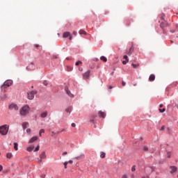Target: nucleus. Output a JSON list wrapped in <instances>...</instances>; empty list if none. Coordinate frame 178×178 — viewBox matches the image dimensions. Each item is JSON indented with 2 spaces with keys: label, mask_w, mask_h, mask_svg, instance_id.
Segmentation results:
<instances>
[{
  "label": "nucleus",
  "mask_w": 178,
  "mask_h": 178,
  "mask_svg": "<svg viewBox=\"0 0 178 178\" xmlns=\"http://www.w3.org/2000/svg\"><path fill=\"white\" fill-rule=\"evenodd\" d=\"M82 63V62L81 61H77L76 63H75V65H76V66H79L80 64H81Z\"/></svg>",
  "instance_id": "473e14b6"
},
{
  "label": "nucleus",
  "mask_w": 178,
  "mask_h": 178,
  "mask_svg": "<svg viewBox=\"0 0 178 178\" xmlns=\"http://www.w3.org/2000/svg\"><path fill=\"white\" fill-rule=\"evenodd\" d=\"M12 156H13V154H12V153L10 152H8L7 154H6V158L8 159H10L12 158Z\"/></svg>",
  "instance_id": "aec40b11"
},
{
  "label": "nucleus",
  "mask_w": 178,
  "mask_h": 178,
  "mask_svg": "<svg viewBox=\"0 0 178 178\" xmlns=\"http://www.w3.org/2000/svg\"><path fill=\"white\" fill-rule=\"evenodd\" d=\"M167 158H170V152H168V153L167 154Z\"/></svg>",
  "instance_id": "37998d69"
},
{
  "label": "nucleus",
  "mask_w": 178,
  "mask_h": 178,
  "mask_svg": "<svg viewBox=\"0 0 178 178\" xmlns=\"http://www.w3.org/2000/svg\"><path fill=\"white\" fill-rule=\"evenodd\" d=\"M100 60H102L103 62H108V58H106V57H105L104 56H102L100 57Z\"/></svg>",
  "instance_id": "6ab92c4d"
},
{
  "label": "nucleus",
  "mask_w": 178,
  "mask_h": 178,
  "mask_svg": "<svg viewBox=\"0 0 178 178\" xmlns=\"http://www.w3.org/2000/svg\"><path fill=\"white\" fill-rule=\"evenodd\" d=\"M30 111V107L29 106H24L19 111L21 116H26L29 111Z\"/></svg>",
  "instance_id": "f03ea898"
},
{
  "label": "nucleus",
  "mask_w": 178,
  "mask_h": 178,
  "mask_svg": "<svg viewBox=\"0 0 178 178\" xmlns=\"http://www.w3.org/2000/svg\"><path fill=\"white\" fill-rule=\"evenodd\" d=\"M43 84H44V86H48V81H44Z\"/></svg>",
  "instance_id": "e433bc0d"
},
{
  "label": "nucleus",
  "mask_w": 178,
  "mask_h": 178,
  "mask_svg": "<svg viewBox=\"0 0 178 178\" xmlns=\"http://www.w3.org/2000/svg\"><path fill=\"white\" fill-rule=\"evenodd\" d=\"M132 177H134V175H132Z\"/></svg>",
  "instance_id": "338daca9"
},
{
  "label": "nucleus",
  "mask_w": 178,
  "mask_h": 178,
  "mask_svg": "<svg viewBox=\"0 0 178 178\" xmlns=\"http://www.w3.org/2000/svg\"><path fill=\"white\" fill-rule=\"evenodd\" d=\"M68 162H69V163H73V161H72V160H70Z\"/></svg>",
  "instance_id": "603ef678"
},
{
  "label": "nucleus",
  "mask_w": 178,
  "mask_h": 178,
  "mask_svg": "<svg viewBox=\"0 0 178 178\" xmlns=\"http://www.w3.org/2000/svg\"><path fill=\"white\" fill-rule=\"evenodd\" d=\"M127 62H128L127 60H123V61H122V63H123L124 65H126V64L127 63Z\"/></svg>",
  "instance_id": "ea45409f"
},
{
  "label": "nucleus",
  "mask_w": 178,
  "mask_h": 178,
  "mask_svg": "<svg viewBox=\"0 0 178 178\" xmlns=\"http://www.w3.org/2000/svg\"><path fill=\"white\" fill-rule=\"evenodd\" d=\"M165 108H162V109L159 108V112H160L161 113H163V112H165Z\"/></svg>",
  "instance_id": "7c9ffc66"
},
{
  "label": "nucleus",
  "mask_w": 178,
  "mask_h": 178,
  "mask_svg": "<svg viewBox=\"0 0 178 178\" xmlns=\"http://www.w3.org/2000/svg\"><path fill=\"white\" fill-rule=\"evenodd\" d=\"M145 170L148 171L149 173H152L155 170V168L154 167H146Z\"/></svg>",
  "instance_id": "9d476101"
},
{
  "label": "nucleus",
  "mask_w": 178,
  "mask_h": 178,
  "mask_svg": "<svg viewBox=\"0 0 178 178\" xmlns=\"http://www.w3.org/2000/svg\"><path fill=\"white\" fill-rule=\"evenodd\" d=\"M65 91L66 92V94L70 97V98H74V95H73L72 93V92H70V90H69V88L67 86L65 87Z\"/></svg>",
  "instance_id": "423d86ee"
},
{
  "label": "nucleus",
  "mask_w": 178,
  "mask_h": 178,
  "mask_svg": "<svg viewBox=\"0 0 178 178\" xmlns=\"http://www.w3.org/2000/svg\"><path fill=\"white\" fill-rule=\"evenodd\" d=\"M45 158H47V156L45 155V152H42L40 156V159H38V162L39 163H41V162H42V159H45Z\"/></svg>",
  "instance_id": "0eeeda50"
},
{
  "label": "nucleus",
  "mask_w": 178,
  "mask_h": 178,
  "mask_svg": "<svg viewBox=\"0 0 178 178\" xmlns=\"http://www.w3.org/2000/svg\"><path fill=\"white\" fill-rule=\"evenodd\" d=\"M26 133H28V134H30V133H31V129H26Z\"/></svg>",
  "instance_id": "c9c22d12"
},
{
  "label": "nucleus",
  "mask_w": 178,
  "mask_h": 178,
  "mask_svg": "<svg viewBox=\"0 0 178 178\" xmlns=\"http://www.w3.org/2000/svg\"><path fill=\"white\" fill-rule=\"evenodd\" d=\"M54 58H58V56H54Z\"/></svg>",
  "instance_id": "69168bd1"
},
{
  "label": "nucleus",
  "mask_w": 178,
  "mask_h": 178,
  "mask_svg": "<svg viewBox=\"0 0 178 178\" xmlns=\"http://www.w3.org/2000/svg\"><path fill=\"white\" fill-rule=\"evenodd\" d=\"M8 109L10 111H19V107L17 106V104H11L9 105Z\"/></svg>",
  "instance_id": "39448f33"
},
{
  "label": "nucleus",
  "mask_w": 178,
  "mask_h": 178,
  "mask_svg": "<svg viewBox=\"0 0 178 178\" xmlns=\"http://www.w3.org/2000/svg\"><path fill=\"white\" fill-rule=\"evenodd\" d=\"M112 88H113V87H112V86H109V89H110V90H112Z\"/></svg>",
  "instance_id": "6e6d98bb"
},
{
  "label": "nucleus",
  "mask_w": 178,
  "mask_h": 178,
  "mask_svg": "<svg viewBox=\"0 0 178 178\" xmlns=\"http://www.w3.org/2000/svg\"><path fill=\"white\" fill-rule=\"evenodd\" d=\"M95 118V115H92L91 116V118H90V122H91V123H94V118Z\"/></svg>",
  "instance_id": "bb28decb"
},
{
  "label": "nucleus",
  "mask_w": 178,
  "mask_h": 178,
  "mask_svg": "<svg viewBox=\"0 0 178 178\" xmlns=\"http://www.w3.org/2000/svg\"><path fill=\"white\" fill-rule=\"evenodd\" d=\"M122 84L123 86H126V82L122 81Z\"/></svg>",
  "instance_id": "8fccbe9b"
},
{
  "label": "nucleus",
  "mask_w": 178,
  "mask_h": 178,
  "mask_svg": "<svg viewBox=\"0 0 178 178\" xmlns=\"http://www.w3.org/2000/svg\"><path fill=\"white\" fill-rule=\"evenodd\" d=\"M67 37H70V32H64L63 34V38H67Z\"/></svg>",
  "instance_id": "dca6fc26"
},
{
  "label": "nucleus",
  "mask_w": 178,
  "mask_h": 178,
  "mask_svg": "<svg viewBox=\"0 0 178 178\" xmlns=\"http://www.w3.org/2000/svg\"><path fill=\"white\" fill-rule=\"evenodd\" d=\"M114 73H115V72H112L111 73V76H113Z\"/></svg>",
  "instance_id": "052dcab7"
},
{
  "label": "nucleus",
  "mask_w": 178,
  "mask_h": 178,
  "mask_svg": "<svg viewBox=\"0 0 178 178\" xmlns=\"http://www.w3.org/2000/svg\"><path fill=\"white\" fill-rule=\"evenodd\" d=\"M131 172H136V165L132 166Z\"/></svg>",
  "instance_id": "c756f323"
},
{
  "label": "nucleus",
  "mask_w": 178,
  "mask_h": 178,
  "mask_svg": "<svg viewBox=\"0 0 178 178\" xmlns=\"http://www.w3.org/2000/svg\"><path fill=\"white\" fill-rule=\"evenodd\" d=\"M3 169V167L0 165V172H2Z\"/></svg>",
  "instance_id": "79ce46f5"
},
{
  "label": "nucleus",
  "mask_w": 178,
  "mask_h": 178,
  "mask_svg": "<svg viewBox=\"0 0 178 178\" xmlns=\"http://www.w3.org/2000/svg\"><path fill=\"white\" fill-rule=\"evenodd\" d=\"M100 156L102 158H104L105 157V152H102Z\"/></svg>",
  "instance_id": "72a5a7b5"
},
{
  "label": "nucleus",
  "mask_w": 178,
  "mask_h": 178,
  "mask_svg": "<svg viewBox=\"0 0 178 178\" xmlns=\"http://www.w3.org/2000/svg\"><path fill=\"white\" fill-rule=\"evenodd\" d=\"M175 27H176L177 30H178V24H176Z\"/></svg>",
  "instance_id": "4d7b16f0"
},
{
  "label": "nucleus",
  "mask_w": 178,
  "mask_h": 178,
  "mask_svg": "<svg viewBox=\"0 0 178 178\" xmlns=\"http://www.w3.org/2000/svg\"><path fill=\"white\" fill-rule=\"evenodd\" d=\"M34 69H35L34 63H31L30 65L26 67V70H34Z\"/></svg>",
  "instance_id": "6e6552de"
},
{
  "label": "nucleus",
  "mask_w": 178,
  "mask_h": 178,
  "mask_svg": "<svg viewBox=\"0 0 178 178\" xmlns=\"http://www.w3.org/2000/svg\"><path fill=\"white\" fill-rule=\"evenodd\" d=\"M33 149H34V146H30V147H27V151H29V152H31V151H33Z\"/></svg>",
  "instance_id": "4be33fe9"
},
{
  "label": "nucleus",
  "mask_w": 178,
  "mask_h": 178,
  "mask_svg": "<svg viewBox=\"0 0 178 178\" xmlns=\"http://www.w3.org/2000/svg\"><path fill=\"white\" fill-rule=\"evenodd\" d=\"M124 59H126V60L129 62V57L127 56V55L124 56Z\"/></svg>",
  "instance_id": "2f4dec72"
},
{
  "label": "nucleus",
  "mask_w": 178,
  "mask_h": 178,
  "mask_svg": "<svg viewBox=\"0 0 178 178\" xmlns=\"http://www.w3.org/2000/svg\"><path fill=\"white\" fill-rule=\"evenodd\" d=\"M17 147H19V144H17V143H14V149L15 151H17L18 149Z\"/></svg>",
  "instance_id": "393cba45"
},
{
  "label": "nucleus",
  "mask_w": 178,
  "mask_h": 178,
  "mask_svg": "<svg viewBox=\"0 0 178 178\" xmlns=\"http://www.w3.org/2000/svg\"><path fill=\"white\" fill-rule=\"evenodd\" d=\"M28 124H29V122H24L22 123V127H23L24 130H26V129H27Z\"/></svg>",
  "instance_id": "f3484780"
},
{
  "label": "nucleus",
  "mask_w": 178,
  "mask_h": 178,
  "mask_svg": "<svg viewBox=\"0 0 178 178\" xmlns=\"http://www.w3.org/2000/svg\"><path fill=\"white\" fill-rule=\"evenodd\" d=\"M98 115H99V118H102L103 119H105V113H104L102 111H99Z\"/></svg>",
  "instance_id": "2eb2a0df"
},
{
  "label": "nucleus",
  "mask_w": 178,
  "mask_h": 178,
  "mask_svg": "<svg viewBox=\"0 0 178 178\" xmlns=\"http://www.w3.org/2000/svg\"><path fill=\"white\" fill-rule=\"evenodd\" d=\"M51 133H52V134H56V132H55V131H52Z\"/></svg>",
  "instance_id": "e2e57ef3"
},
{
  "label": "nucleus",
  "mask_w": 178,
  "mask_h": 178,
  "mask_svg": "<svg viewBox=\"0 0 178 178\" xmlns=\"http://www.w3.org/2000/svg\"><path fill=\"white\" fill-rule=\"evenodd\" d=\"M72 34H73V35H77V32H76V31H74V32L72 33Z\"/></svg>",
  "instance_id": "c03bdc74"
},
{
  "label": "nucleus",
  "mask_w": 178,
  "mask_h": 178,
  "mask_svg": "<svg viewBox=\"0 0 178 178\" xmlns=\"http://www.w3.org/2000/svg\"><path fill=\"white\" fill-rule=\"evenodd\" d=\"M143 151H145V152L148 151V147H146V146H144L143 147Z\"/></svg>",
  "instance_id": "f704fd0d"
},
{
  "label": "nucleus",
  "mask_w": 178,
  "mask_h": 178,
  "mask_svg": "<svg viewBox=\"0 0 178 178\" xmlns=\"http://www.w3.org/2000/svg\"><path fill=\"white\" fill-rule=\"evenodd\" d=\"M64 166H65V169H66V168H67V162L65 161V162L64 163Z\"/></svg>",
  "instance_id": "58836bf2"
},
{
  "label": "nucleus",
  "mask_w": 178,
  "mask_h": 178,
  "mask_svg": "<svg viewBox=\"0 0 178 178\" xmlns=\"http://www.w3.org/2000/svg\"><path fill=\"white\" fill-rule=\"evenodd\" d=\"M47 116H48V112H47V111H44L43 113H42L40 114V118H42L43 119L47 118Z\"/></svg>",
  "instance_id": "4468645a"
},
{
  "label": "nucleus",
  "mask_w": 178,
  "mask_h": 178,
  "mask_svg": "<svg viewBox=\"0 0 178 178\" xmlns=\"http://www.w3.org/2000/svg\"><path fill=\"white\" fill-rule=\"evenodd\" d=\"M71 126H72V127H76V124H75L74 123H72Z\"/></svg>",
  "instance_id": "a18cd8bd"
},
{
  "label": "nucleus",
  "mask_w": 178,
  "mask_h": 178,
  "mask_svg": "<svg viewBox=\"0 0 178 178\" xmlns=\"http://www.w3.org/2000/svg\"><path fill=\"white\" fill-rule=\"evenodd\" d=\"M79 34H86V31H83V30H80L79 32Z\"/></svg>",
  "instance_id": "c85d7f7f"
},
{
  "label": "nucleus",
  "mask_w": 178,
  "mask_h": 178,
  "mask_svg": "<svg viewBox=\"0 0 178 178\" xmlns=\"http://www.w3.org/2000/svg\"><path fill=\"white\" fill-rule=\"evenodd\" d=\"M142 178H149V176H147V177H143Z\"/></svg>",
  "instance_id": "13d9d810"
},
{
  "label": "nucleus",
  "mask_w": 178,
  "mask_h": 178,
  "mask_svg": "<svg viewBox=\"0 0 178 178\" xmlns=\"http://www.w3.org/2000/svg\"><path fill=\"white\" fill-rule=\"evenodd\" d=\"M69 40H70V41H72V36H70V37H69Z\"/></svg>",
  "instance_id": "864d4df0"
},
{
  "label": "nucleus",
  "mask_w": 178,
  "mask_h": 178,
  "mask_svg": "<svg viewBox=\"0 0 178 178\" xmlns=\"http://www.w3.org/2000/svg\"><path fill=\"white\" fill-rule=\"evenodd\" d=\"M149 81H154V80H155V75L150 74V76L149 77Z\"/></svg>",
  "instance_id": "a211bd4d"
},
{
  "label": "nucleus",
  "mask_w": 178,
  "mask_h": 178,
  "mask_svg": "<svg viewBox=\"0 0 178 178\" xmlns=\"http://www.w3.org/2000/svg\"><path fill=\"white\" fill-rule=\"evenodd\" d=\"M165 16V15H162V16H161V20H164L165 19V18L163 17Z\"/></svg>",
  "instance_id": "09e8293b"
},
{
  "label": "nucleus",
  "mask_w": 178,
  "mask_h": 178,
  "mask_svg": "<svg viewBox=\"0 0 178 178\" xmlns=\"http://www.w3.org/2000/svg\"><path fill=\"white\" fill-rule=\"evenodd\" d=\"M65 112L67 113H70L72 112V107H68L67 108H66Z\"/></svg>",
  "instance_id": "5701e85b"
},
{
  "label": "nucleus",
  "mask_w": 178,
  "mask_h": 178,
  "mask_svg": "<svg viewBox=\"0 0 178 178\" xmlns=\"http://www.w3.org/2000/svg\"><path fill=\"white\" fill-rule=\"evenodd\" d=\"M11 84H13V80L6 81L1 86V91H3L5 92L6 91V90H5V88H8V87H10Z\"/></svg>",
  "instance_id": "7ed1b4c3"
},
{
  "label": "nucleus",
  "mask_w": 178,
  "mask_h": 178,
  "mask_svg": "<svg viewBox=\"0 0 178 178\" xmlns=\"http://www.w3.org/2000/svg\"><path fill=\"white\" fill-rule=\"evenodd\" d=\"M37 94V90H32L28 92V98L29 99H34V95Z\"/></svg>",
  "instance_id": "20e7f679"
},
{
  "label": "nucleus",
  "mask_w": 178,
  "mask_h": 178,
  "mask_svg": "<svg viewBox=\"0 0 178 178\" xmlns=\"http://www.w3.org/2000/svg\"><path fill=\"white\" fill-rule=\"evenodd\" d=\"M122 178H127V175H123Z\"/></svg>",
  "instance_id": "5fc2aeb1"
},
{
  "label": "nucleus",
  "mask_w": 178,
  "mask_h": 178,
  "mask_svg": "<svg viewBox=\"0 0 178 178\" xmlns=\"http://www.w3.org/2000/svg\"><path fill=\"white\" fill-rule=\"evenodd\" d=\"M8 131H9V125L4 124L0 127V134L2 136H6V134H8Z\"/></svg>",
  "instance_id": "f257e3e1"
},
{
  "label": "nucleus",
  "mask_w": 178,
  "mask_h": 178,
  "mask_svg": "<svg viewBox=\"0 0 178 178\" xmlns=\"http://www.w3.org/2000/svg\"><path fill=\"white\" fill-rule=\"evenodd\" d=\"M37 140H38V137H37V136H33V137H32V138L29 140V144H31V143H34V141H37Z\"/></svg>",
  "instance_id": "f8f14e48"
},
{
  "label": "nucleus",
  "mask_w": 178,
  "mask_h": 178,
  "mask_svg": "<svg viewBox=\"0 0 178 178\" xmlns=\"http://www.w3.org/2000/svg\"><path fill=\"white\" fill-rule=\"evenodd\" d=\"M0 98H1V99L2 101H3V100L6 99V98H8V96H6V95H1V96L0 97Z\"/></svg>",
  "instance_id": "b1692460"
},
{
  "label": "nucleus",
  "mask_w": 178,
  "mask_h": 178,
  "mask_svg": "<svg viewBox=\"0 0 178 178\" xmlns=\"http://www.w3.org/2000/svg\"><path fill=\"white\" fill-rule=\"evenodd\" d=\"M37 151H40V145H38L35 149H34V152H37Z\"/></svg>",
  "instance_id": "cd10ccee"
},
{
  "label": "nucleus",
  "mask_w": 178,
  "mask_h": 178,
  "mask_svg": "<svg viewBox=\"0 0 178 178\" xmlns=\"http://www.w3.org/2000/svg\"><path fill=\"white\" fill-rule=\"evenodd\" d=\"M160 130H161V131H163V130H165V126L161 127V128Z\"/></svg>",
  "instance_id": "a19ab883"
},
{
  "label": "nucleus",
  "mask_w": 178,
  "mask_h": 178,
  "mask_svg": "<svg viewBox=\"0 0 178 178\" xmlns=\"http://www.w3.org/2000/svg\"><path fill=\"white\" fill-rule=\"evenodd\" d=\"M63 156L67 155V152H64L63 153Z\"/></svg>",
  "instance_id": "de8ad7c7"
},
{
  "label": "nucleus",
  "mask_w": 178,
  "mask_h": 178,
  "mask_svg": "<svg viewBox=\"0 0 178 178\" xmlns=\"http://www.w3.org/2000/svg\"><path fill=\"white\" fill-rule=\"evenodd\" d=\"M35 47H37V48H38V47H40V45L38 44H36Z\"/></svg>",
  "instance_id": "0e129e2a"
},
{
  "label": "nucleus",
  "mask_w": 178,
  "mask_h": 178,
  "mask_svg": "<svg viewBox=\"0 0 178 178\" xmlns=\"http://www.w3.org/2000/svg\"><path fill=\"white\" fill-rule=\"evenodd\" d=\"M134 86H137V84H134Z\"/></svg>",
  "instance_id": "774afa93"
},
{
  "label": "nucleus",
  "mask_w": 178,
  "mask_h": 178,
  "mask_svg": "<svg viewBox=\"0 0 178 178\" xmlns=\"http://www.w3.org/2000/svg\"><path fill=\"white\" fill-rule=\"evenodd\" d=\"M83 157H84V154H81L80 156H78L76 157H74V159H83Z\"/></svg>",
  "instance_id": "412c9836"
},
{
  "label": "nucleus",
  "mask_w": 178,
  "mask_h": 178,
  "mask_svg": "<svg viewBox=\"0 0 178 178\" xmlns=\"http://www.w3.org/2000/svg\"><path fill=\"white\" fill-rule=\"evenodd\" d=\"M163 104H160V108H163Z\"/></svg>",
  "instance_id": "bf43d9fd"
},
{
  "label": "nucleus",
  "mask_w": 178,
  "mask_h": 178,
  "mask_svg": "<svg viewBox=\"0 0 178 178\" xmlns=\"http://www.w3.org/2000/svg\"><path fill=\"white\" fill-rule=\"evenodd\" d=\"M90 70H88L86 72L83 73V77L85 80L90 77Z\"/></svg>",
  "instance_id": "1a4fd4ad"
},
{
  "label": "nucleus",
  "mask_w": 178,
  "mask_h": 178,
  "mask_svg": "<svg viewBox=\"0 0 178 178\" xmlns=\"http://www.w3.org/2000/svg\"><path fill=\"white\" fill-rule=\"evenodd\" d=\"M128 55H131V51H129L128 53H127Z\"/></svg>",
  "instance_id": "3c124183"
},
{
  "label": "nucleus",
  "mask_w": 178,
  "mask_h": 178,
  "mask_svg": "<svg viewBox=\"0 0 178 178\" xmlns=\"http://www.w3.org/2000/svg\"><path fill=\"white\" fill-rule=\"evenodd\" d=\"M42 133H45V130L44 129H40V131H39V136L40 137H41V134H42Z\"/></svg>",
  "instance_id": "a878e982"
},
{
  "label": "nucleus",
  "mask_w": 178,
  "mask_h": 178,
  "mask_svg": "<svg viewBox=\"0 0 178 178\" xmlns=\"http://www.w3.org/2000/svg\"><path fill=\"white\" fill-rule=\"evenodd\" d=\"M170 33H172L173 34V33H176V31H175V30H171V31H170Z\"/></svg>",
  "instance_id": "49530a36"
},
{
  "label": "nucleus",
  "mask_w": 178,
  "mask_h": 178,
  "mask_svg": "<svg viewBox=\"0 0 178 178\" xmlns=\"http://www.w3.org/2000/svg\"><path fill=\"white\" fill-rule=\"evenodd\" d=\"M131 49H133V46L129 49V51L131 52Z\"/></svg>",
  "instance_id": "680f3d73"
},
{
  "label": "nucleus",
  "mask_w": 178,
  "mask_h": 178,
  "mask_svg": "<svg viewBox=\"0 0 178 178\" xmlns=\"http://www.w3.org/2000/svg\"><path fill=\"white\" fill-rule=\"evenodd\" d=\"M170 168L171 169L170 173L172 175H173V173H175V172H177V167H176V166H170Z\"/></svg>",
  "instance_id": "9b49d317"
},
{
  "label": "nucleus",
  "mask_w": 178,
  "mask_h": 178,
  "mask_svg": "<svg viewBox=\"0 0 178 178\" xmlns=\"http://www.w3.org/2000/svg\"><path fill=\"white\" fill-rule=\"evenodd\" d=\"M132 66H133L134 69H136V67H137V66H138V65L132 64Z\"/></svg>",
  "instance_id": "4c0bfd02"
},
{
  "label": "nucleus",
  "mask_w": 178,
  "mask_h": 178,
  "mask_svg": "<svg viewBox=\"0 0 178 178\" xmlns=\"http://www.w3.org/2000/svg\"><path fill=\"white\" fill-rule=\"evenodd\" d=\"M168 22H161V23L160 24V27H161V29H164V27H168Z\"/></svg>",
  "instance_id": "ddd939ff"
}]
</instances>
